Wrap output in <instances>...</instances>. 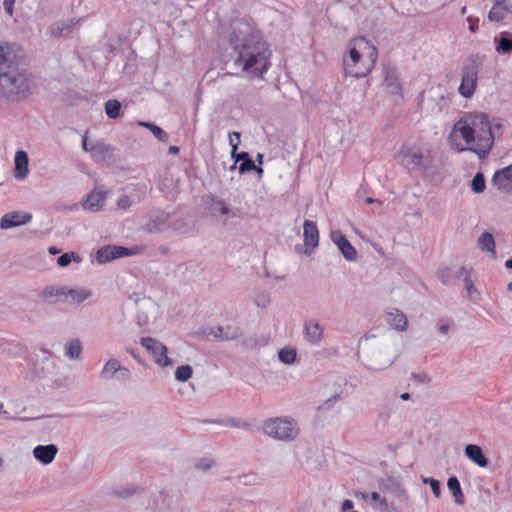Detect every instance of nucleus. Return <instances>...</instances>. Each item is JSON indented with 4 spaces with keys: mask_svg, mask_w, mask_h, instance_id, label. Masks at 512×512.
Masks as SVG:
<instances>
[{
    "mask_svg": "<svg viewBox=\"0 0 512 512\" xmlns=\"http://www.w3.org/2000/svg\"><path fill=\"white\" fill-rule=\"evenodd\" d=\"M229 44L236 68L253 76H261L269 67L268 45L261 32L246 19H235L230 25Z\"/></svg>",
    "mask_w": 512,
    "mask_h": 512,
    "instance_id": "f257e3e1",
    "label": "nucleus"
},
{
    "mask_svg": "<svg viewBox=\"0 0 512 512\" xmlns=\"http://www.w3.org/2000/svg\"><path fill=\"white\" fill-rule=\"evenodd\" d=\"M34 83L30 74L20 67L12 47L0 43V97L20 102L32 95Z\"/></svg>",
    "mask_w": 512,
    "mask_h": 512,
    "instance_id": "f03ea898",
    "label": "nucleus"
},
{
    "mask_svg": "<svg viewBox=\"0 0 512 512\" xmlns=\"http://www.w3.org/2000/svg\"><path fill=\"white\" fill-rule=\"evenodd\" d=\"M455 129L460 132L467 144L474 143L469 148L457 146L456 150L458 152L470 150L483 159L493 147L495 137L501 134L502 125L500 123L492 124L485 113H475L466 116L464 123L462 124L460 121Z\"/></svg>",
    "mask_w": 512,
    "mask_h": 512,
    "instance_id": "7ed1b4c3",
    "label": "nucleus"
},
{
    "mask_svg": "<svg viewBox=\"0 0 512 512\" xmlns=\"http://www.w3.org/2000/svg\"><path fill=\"white\" fill-rule=\"evenodd\" d=\"M263 431L269 437L281 441H292L298 435L297 422L291 417L269 418L263 423Z\"/></svg>",
    "mask_w": 512,
    "mask_h": 512,
    "instance_id": "20e7f679",
    "label": "nucleus"
},
{
    "mask_svg": "<svg viewBox=\"0 0 512 512\" xmlns=\"http://www.w3.org/2000/svg\"><path fill=\"white\" fill-rule=\"evenodd\" d=\"M482 62L478 56H470L462 68L461 84L458 92L464 98H471L476 90L478 82V73Z\"/></svg>",
    "mask_w": 512,
    "mask_h": 512,
    "instance_id": "39448f33",
    "label": "nucleus"
},
{
    "mask_svg": "<svg viewBox=\"0 0 512 512\" xmlns=\"http://www.w3.org/2000/svg\"><path fill=\"white\" fill-rule=\"evenodd\" d=\"M396 159L409 171H421L426 173L429 163V155L425 156L420 149L404 144L399 149Z\"/></svg>",
    "mask_w": 512,
    "mask_h": 512,
    "instance_id": "423d86ee",
    "label": "nucleus"
},
{
    "mask_svg": "<svg viewBox=\"0 0 512 512\" xmlns=\"http://www.w3.org/2000/svg\"><path fill=\"white\" fill-rule=\"evenodd\" d=\"M358 40H354L350 44L349 54L347 58L343 60L344 71L346 75H350L355 78L365 77L369 73V68L358 67V63L361 59V54L356 48Z\"/></svg>",
    "mask_w": 512,
    "mask_h": 512,
    "instance_id": "0eeeda50",
    "label": "nucleus"
},
{
    "mask_svg": "<svg viewBox=\"0 0 512 512\" xmlns=\"http://www.w3.org/2000/svg\"><path fill=\"white\" fill-rule=\"evenodd\" d=\"M140 344L154 357L155 362L161 367L172 365V360L167 356V347L152 337H143Z\"/></svg>",
    "mask_w": 512,
    "mask_h": 512,
    "instance_id": "6e6552de",
    "label": "nucleus"
},
{
    "mask_svg": "<svg viewBox=\"0 0 512 512\" xmlns=\"http://www.w3.org/2000/svg\"><path fill=\"white\" fill-rule=\"evenodd\" d=\"M202 334L208 340L233 341L240 338L243 332L240 327L234 325H219L203 330Z\"/></svg>",
    "mask_w": 512,
    "mask_h": 512,
    "instance_id": "1a4fd4ad",
    "label": "nucleus"
},
{
    "mask_svg": "<svg viewBox=\"0 0 512 512\" xmlns=\"http://www.w3.org/2000/svg\"><path fill=\"white\" fill-rule=\"evenodd\" d=\"M170 214L163 210H154L148 214V222L142 226V230L148 233H157L168 226Z\"/></svg>",
    "mask_w": 512,
    "mask_h": 512,
    "instance_id": "9d476101",
    "label": "nucleus"
},
{
    "mask_svg": "<svg viewBox=\"0 0 512 512\" xmlns=\"http://www.w3.org/2000/svg\"><path fill=\"white\" fill-rule=\"evenodd\" d=\"M331 240L338 247L343 257L347 261H355L357 258V251L348 241L346 236L339 230H333L330 233Z\"/></svg>",
    "mask_w": 512,
    "mask_h": 512,
    "instance_id": "9b49d317",
    "label": "nucleus"
},
{
    "mask_svg": "<svg viewBox=\"0 0 512 512\" xmlns=\"http://www.w3.org/2000/svg\"><path fill=\"white\" fill-rule=\"evenodd\" d=\"M303 334L307 342L318 345L324 337V329L318 320L310 319L304 322Z\"/></svg>",
    "mask_w": 512,
    "mask_h": 512,
    "instance_id": "f8f14e48",
    "label": "nucleus"
},
{
    "mask_svg": "<svg viewBox=\"0 0 512 512\" xmlns=\"http://www.w3.org/2000/svg\"><path fill=\"white\" fill-rule=\"evenodd\" d=\"M32 214L28 212L14 211L2 216L0 228L3 230L27 224L31 221Z\"/></svg>",
    "mask_w": 512,
    "mask_h": 512,
    "instance_id": "ddd939ff",
    "label": "nucleus"
},
{
    "mask_svg": "<svg viewBox=\"0 0 512 512\" xmlns=\"http://www.w3.org/2000/svg\"><path fill=\"white\" fill-rule=\"evenodd\" d=\"M493 6L488 13V19L492 22H500L507 13H512V2L508 0H491Z\"/></svg>",
    "mask_w": 512,
    "mask_h": 512,
    "instance_id": "4468645a",
    "label": "nucleus"
},
{
    "mask_svg": "<svg viewBox=\"0 0 512 512\" xmlns=\"http://www.w3.org/2000/svg\"><path fill=\"white\" fill-rule=\"evenodd\" d=\"M231 157L234 159V164L231 169L236 168V163L240 161L239 173L244 174L252 171L255 168V163L251 159L248 152H237V146L233 144V149L231 150Z\"/></svg>",
    "mask_w": 512,
    "mask_h": 512,
    "instance_id": "2eb2a0df",
    "label": "nucleus"
},
{
    "mask_svg": "<svg viewBox=\"0 0 512 512\" xmlns=\"http://www.w3.org/2000/svg\"><path fill=\"white\" fill-rule=\"evenodd\" d=\"M67 294V286H46L40 297L42 301L48 304H55L59 301H62L63 298L66 299Z\"/></svg>",
    "mask_w": 512,
    "mask_h": 512,
    "instance_id": "dca6fc26",
    "label": "nucleus"
},
{
    "mask_svg": "<svg viewBox=\"0 0 512 512\" xmlns=\"http://www.w3.org/2000/svg\"><path fill=\"white\" fill-rule=\"evenodd\" d=\"M465 456L479 467L489 465L488 458L484 455L482 448L476 444H467L464 448Z\"/></svg>",
    "mask_w": 512,
    "mask_h": 512,
    "instance_id": "f3484780",
    "label": "nucleus"
},
{
    "mask_svg": "<svg viewBox=\"0 0 512 512\" xmlns=\"http://www.w3.org/2000/svg\"><path fill=\"white\" fill-rule=\"evenodd\" d=\"M492 183L499 189L512 190V165L497 171L492 178Z\"/></svg>",
    "mask_w": 512,
    "mask_h": 512,
    "instance_id": "a211bd4d",
    "label": "nucleus"
},
{
    "mask_svg": "<svg viewBox=\"0 0 512 512\" xmlns=\"http://www.w3.org/2000/svg\"><path fill=\"white\" fill-rule=\"evenodd\" d=\"M304 244L306 247L314 249L319 243V232L317 225L311 220H305L303 224Z\"/></svg>",
    "mask_w": 512,
    "mask_h": 512,
    "instance_id": "6ab92c4d",
    "label": "nucleus"
},
{
    "mask_svg": "<svg viewBox=\"0 0 512 512\" xmlns=\"http://www.w3.org/2000/svg\"><path fill=\"white\" fill-rule=\"evenodd\" d=\"M28 155L25 151L19 150L15 153L14 157V177L17 180L25 179L28 175Z\"/></svg>",
    "mask_w": 512,
    "mask_h": 512,
    "instance_id": "aec40b11",
    "label": "nucleus"
},
{
    "mask_svg": "<svg viewBox=\"0 0 512 512\" xmlns=\"http://www.w3.org/2000/svg\"><path fill=\"white\" fill-rule=\"evenodd\" d=\"M57 452L58 448L54 444L38 445L34 448L33 455L38 461L47 465L54 460Z\"/></svg>",
    "mask_w": 512,
    "mask_h": 512,
    "instance_id": "412c9836",
    "label": "nucleus"
},
{
    "mask_svg": "<svg viewBox=\"0 0 512 512\" xmlns=\"http://www.w3.org/2000/svg\"><path fill=\"white\" fill-rule=\"evenodd\" d=\"M114 148L113 146L104 142H97L90 147V153L95 161L101 162L112 158Z\"/></svg>",
    "mask_w": 512,
    "mask_h": 512,
    "instance_id": "4be33fe9",
    "label": "nucleus"
},
{
    "mask_svg": "<svg viewBox=\"0 0 512 512\" xmlns=\"http://www.w3.org/2000/svg\"><path fill=\"white\" fill-rule=\"evenodd\" d=\"M470 273H471V269H467L466 267H461V269L458 272V276L463 277L464 286L467 291L469 299L476 302L480 299V293L474 286V283L471 279Z\"/></svg>",
    "mask_w": 512,
    "mask_h": 512,
    "instance_id": "5701e85b",
    "label": "nucleus"
},
{
    "mask_svg": "<svg viewBox=\"0 0 512 512\" xmlns=\"http://www.w3.org/2000/svg\"><path fill=\"white\" fill-rule=\"evenodd\" d=\"M79 20L68 19L59 22H55L51 26V33L55 37H65L69 35Z\"/></svg>",
    "mask_w": 512,
    "mask_h": 512,
    "instance_id": "b1692460",
    "label": "nucleus"
},
{
    "mask_svg": "<svg viewBox=\"0 0 512 512\" xmlns=\"http://www.w3.org/2000/svg\"><path fill=\"white\" fill-rule=\"evenodd\" d=\"M386 321L392 328L398 331H404L408 324L406 315L398 309L387 313Z\"/></svg>",
    "mask_w": 512,
    "mask_h": 512,
    "instance_id": "393cba45",
    "label": "nucleus"
},
{
    "mask_svg": "<svg viewBox=\"0 0 512 512\" xmlns=\"http://www.w3.org/2000/svg\"><path fill=\"white\" fill-rule=\"evenodd\" d=\"M105 198L104 192H92L87 196L83 206L86 210L92 212L98 211L103 206Z\"/></svg>",
    "mask_w": 512,
    "mask_h": 512,
    "instance_id": "a878e982",
    "label": "nucleus"
},
{
    "mask_svg": "<svg viewBox=\"0 0 512 512\" xmlns=\"http://www.w3.org/2000/svg\"><path fill=\"white\" fill-rule=\"evenodd\" d=\"M384 84L390 88L392 94L401 95L402 87L395 70L388 69L385 72Z\"/></svg>",
    "mask_w": 512,
    "mask_h": 512,
    "instance_id": "bb28decb",
    "label": "nucleus"
},
{
    "mask_svg": "<svg viewBox=\"0 0 512 512\" xmlns=\"http://www.w3.org/2000/svg\"><path fill=\"white\" fill-rule=\"evenodd\" d=\"M92 295L91 291L88 289L80 288L73 289L67 287V294L65 301H69L70 303H81L88 299Z\"/></svg>",
    "mask_w": 512,
    "mask_h": 512,
    "instance_id": "cd10ccee",
    "label": "nucleus"
},
{
    "mask_svg": "<svg viewBox=\"0 0 512 512\" xmlns=\"http://www.w3.org/2000/svg\"><path fill=\"white\" fill-rule=\"evenodd\" d=\"M447 486L454 498V501L459 505H463L464 504V494L462 492L461 485H460L458 478L455 476L449 477V479L447 481Z\"/></svg>",
    "mask_w": 512,
    "mask_h": 512,
    "instance_id": "c85d7f7f",
    "label": "nucleus"
},
{
    "mask_svg": "<svg viewBox=\"0 0 512 512\" xmlns=\"http://www.w3.org/2000/svg\"><path fill=\"white\" fill-rule=\"evenodd\" d=\"M477 245L480 250L495 254V239L490 232H483L477 240Z\"/></svg>",
    "mask_w": 512,
    "mask_h": 512,
    "instance_id": "c756f323",
    "label": "nucleus"
},
{
    "mask_svg": "<svg viewBox=\"0 0 512 512\" xmlns=\"http://www.w3.org/2000/svg\"><path fill=\"white\" fill-rule=\"evenodd\" d=\"M82 353V344L79 339H72L65 344V355L72 359H80Z\"/></svg>",
    "mask_w": 512,
    "mask_h": 512,
    "instance_id": "7c9ffc66",
    "label": "nucleus"
},
{
    "mask_svg": "<svg viewBox=\"0 0 512 512\" xmlns=\"http://www.w3.org/2000/svg\"><path fill=\"white\" fill-rule=\"evenodd\" d=\"M119 364L120 362L117 359L112 358L108 360L100 372V377L104 380H111L115 378Z\"/></svg>",
    "mask_w": 512,
    "mask_h": 512,
    "instance_id": "2f4dec72",
    "label": "nucleus"
},
{
    "mask_svg": "<svg viewBox=\"0 0 512 512\" xmlns=\"http://www.w3.org/2000/svg\"><path fill=\"white\" fill-rule=\"evenodd\" d=\"M97 262L100 264L108 263L114 259H116L115 251L113 250V245H106L99 248L96 252Z\"/></svg>",
    "mask_w": 512,
    "mask_h": 512,
    "instance_id": "473e14b6",
    "label": "nucleus"
},
{
    "mask_svg": "<svg viewBox=\"0 0 512 512\" xmlns=\"http://www.w3.org/2000/svg\"><path fill=\"white\" fill-rule=\"evenodd\" d=\"M358 42L360 44H362V43L365 44L369 50L368 51V61H367V64L364 66V68H369V72H370L377 60V56H378L377 49L375 46L370 45L369 41L366 40L364 37L359 38Z\"/></svg>",
    "mask_w": 512,
    "mask_h": 512,
    "instance_id": "72a5a7b5",
    "label": "nucleus"
},
{
    "mask_svg": "<svg viewBox=\"0 0 512 512\" xmlns=\"http://www.w3.org/2000/svg\"><path fill=\"white\" fill-rule=\"evenodd\" d=\"M121 103L116 99H110L105 103V113L110 119H117L120 116Z\"/></svg>",
    "mask_w": 512,
    "mask_h": 512,
    "instance_id": "f704fd0d",
    "label": "nucleus"
},
{
    "mask_svg": "<svg viewBox=\"0 0 512 512\" xmlns=\"http://www.w3.org/2000/svg\"><path fill=\"white\" fill-rule=\"evenodd\" d=\"M278 358L279 360L286 364V365H292L295 363L297 359V352L294 348H283L280 349L278 352Z\"/></svg>",
    "mask_w": 512,
    "mask_h": 512,
    "instance_id": "c9c22d12",
    "label": "nucleus"
},
{
    "mask_svg": "<svg viewBox=\"0 0 512 512\" xmlns=\"http://www.w3.org/2000/svg\"><path fill=\"white\" fill-rule=\"evenodd\" d=\"M496 50L507 54L512 53V35L507 33L501 34Z\"/></svg>",
    "mask_w": 512,
    "mask_h": 512,
    "instance_id": "e433bc0d",
    "label": "nucleus"
},
{
    "mask_svg": "<svg viewBox=\"0 0 512 512\" xmlns=\"http://www.w3.org/2000/svg\"><path fill=\"white\" fill-rule=\"evenodd\" d=\"M139 125L148 128L158 140L162 142L168 141V134L159 126L150 122H139Z\"/></svg>",
    "mask_w": 512,
    "mask_h": 512,
    "instance_id": "4c0bfd02",
    "label": "nucleus"
},
{
    "mask_svg": "<svg viewBox=\"0 0 512 512\" xmlns=\"http://www.w3.org/2000/svg\"><path fill=\"white\" fill-rule=\"evenodd\" d=\"M72 261L76 263H80L82 261L81 257L75 252L63 253L57 259V264L60 267H67Z\"/></svg>",
    "mask_w": 512,
    "mask_h": 512,
    "instance_id": "58836bf2",
    "label": "nucleus"
},
{
    "mask_svg": "<svg viewBox=\"0 0 512 512\" xmlns=\"http://www.w3.org/2000/svg\"><path fill=\"white\" fill-rule=\"evenodd\" d=\"M193 374L192 367L190 365H182L175 371V379L179 382L188 381Z\"/></svg>",
    "mask_w": 512,
    "mask_h": 512,
    "instance_id": "ea45409f",
    "label": "nucleus"
},
{
    "mask_svg": "<svg viewBox=\"0 0 512 512\" xmlns=\"http://www.w3.org/2000/svg\"><path fill=\"white\" fill-rule=\"evenodd\" d=\"M485 178L481 172L475 174L471 181V189L475 193H482L485 190Z\"/></svg>",
    "mask_w": 512,
    "mask_h": 512,
    "instance_id": "a19ab883",
    "label": "nucleus"
},
{
    "mask_svg": "<svg viewBox=\"0 0 512 512\" xmlns=\"http://www.w3.org/2000/svg\"><path fill=\"white\" fill-rule=\"evenodd\" d=\"M370 504L381 510H386L387 508L386 499L381 497L377 492H372L370 494Z\"/></svg>",
    "mask_w": 512,
    "mask_h": 512,
    "instance_id": "79ce46f5",
    "label": "nucleus"
},
{
    "mask_svg": "<svg viewBox=\"0 0 512 512\" xmlns=\"http://www.w3.org/2000/svg\"><path fill=\"white\" fill-rule=\"evenodd\" d=\"M424 483H429L431 490L435 497L439 498L441 495V482L434 478H424Z\"/></svg>",
    "mask_w": 512,
    "mask_h": 512,
    "instance_id": "37998d69",
    "label": "nucleus"
},
{
    "mask_svg": "<svg viewBox=\"0 0 512 512\" xmlns=\"http://www.w3.org/2000/svg\"><path fill=\"white\" fill-rule=\"evenodd\" d=\"M254 303L261 308H265L270 303V296L268 293H258L254 298Z\"/></svg>",
    "mask_w": 512,
    "mask_h": 512,
    "instance_id": "c03bdc74",
    "label": "nucleus"
},
{
    "mask_svg": "<svg viewBox=\"0 0 512 512\" xmlns=\"http://www.w3.org/2000/svg\"><path fill=\"white\" fill-rule=\"evenodd\" d=\"M131 378V372L128 368L124 367V366H121L119 364L118 366V370L116 372V377L115 379L119 380V381H127Z\"/></svg>",
    "mask_w": 512,
    "mask_h": 512,
    "instance_id": "a18cd8bd",
    "label": "nucleus"
},
{
    "mask_svg": "<svg viewBox=\"0 0 512 512\" xmlns=\"http://www.w3.org/2000/svg\"><path fill=\"white\" fill-rule=\"evenodd\" d=\"M113 250L115 251L116 259L134 254L131 249H128L124 246L113 245Z\"/></svg>",
    "mask_w": 512,
    "mask_h": 512,
    "instance_id": "49530a36",
    "label": "nucleus"
},
{
    "mask_svg": "<svg viewBox=\"0 0 512 512\" xmlns=\"http://www.w3.org/2000/svg\"><path fill=\"white\" fill-rule=\"evenodd\" d=\"M213 464V460L209 458H202L196 462L195 467L199 470L206 471L210 469L213 466Z\"/></svg>",
    "mask_w": 512,
    "mask_h": 512,
    "instance_id": "de8ad7c7",
    "label": "nucleus"
},
{
    "mask_svg": "<svg viewBox=\"0 0 512 512\" xmlns=\"http://www.w3.org/2000/svg\"><path fill=\"white\" fill-rule=\"evenodd\" d=\"M226 426L237 427V428H248V424L244 421L235 418H228L225 420Z\"/></svg>",
    "mask_w": 512,
    "mask_h": 512,
    "instance_id": "09e8293b",
    "label": "nucleus"
},
{
    "mask_svg": "<svg viewBox=\"0 0 512 512\" xmlns=\"http://www.w3.org/2000/svg\"><path fill=\"white\" fill-rule=\"evenodd\" d=\"M240 137H241V134L239 132H237V131H234V132L229 134V143H230L232 148H233V144L236 145L237 147L239 146V144H240Z\"/></svg>",
    "mask_w": 512,
    "mask_h": 512,
    "instance_id": "8fccbe9b",
    "label": "nucleus"
},
{
    "mask_svg": "<svg viewBox=\"0 0 512 512\" xmlns=\"http://www.w3.org/2000/svg\"><path fill=\"white\" fill-rule=\"evenodd\" d=\"M15 1L16 0H4L3 1L4 10L6 11V13L9 16L13 15Z\"/></svg>",
    "mask_w": 512,
    "mask_h": 512,
    "instance_id": "3c124183",
    "label": "nucleus"
},
{
    "mask_svg": "<svg viewBox=\"0 0 512 512\" xmlns=\"http://www.w3.org/2000/svg\"><path fill=\"white\" fill-rule=\"evenodd\" d=\"M117 205L118 207L122 208V209H126L128 207H130L131 205V200L128 196L126 195H123L121 196L118 201H117Z\"/></svg>",
    "mask_w": 512,
    "mask_h": 512,
    "instance_id": "603ef678",
    "label": "nucleus"
},
{
    "mask_svg": "<svg viewBox=\"0 0 512 512\" xmlns=\"http://www.w3.org/2000/svg\"><path fill=\"white\" fill-rule=\"evenodd\" d=\"M135 493V489H121L117 491V495L121 498H126Z\"/></svg>",
    "mask_w": 512,
    "mask_h": 512,
    "instance_id": "864d4df0",
    "label": "nucleus"
},
{
    "mask_svg": "<svg viewBox=\"0 0 512 512\" xmlns=\"http://www.w3.org/2000/svg\"><path fill=\"white\" fill-rule=\"evenodd\" d=\"M468 22L470 24L469 26V29L471 32H476L477 29H478V22L479 20L478 19H475V18H472V17H468Z\"/></svg>",
    "mask_w": 512,
    "mask_h": 512,
    "instance_id": "5fc2aeb1",
    "label": "nucleus"
},
{
    "mask_svg": "<svg viewBox=\"0 0 512 512\" xmlns=\"http://www.w3.org/2000/svg\"><path fill=\"white\" fill-rule=\"evenodd\" d=\"M354 507V503L352 500L346 499L342 503V510L343 511H349Z\"/></svg>",
    "mask_w": 512,
    "mask_h": 512,
    "instance_id": "6e6d98bb",
    "label": "nucleus"
},
{
    "mask_svg": "<svg viewBox=\"0 0 512 512\" xmlns=\"http://www.w3.org/2000/svg\"><path fill=\"white\" fill-rule=\"evenodd\" d=\"M413 377L417 381L422 382V383H426L429 381V378L425 373L413 374Z\"/></svg>",
    "mask_w": 512,
    "mask_h": 512,
    "instance_id": "4d7b16f0",
    "label": "nucleus"
},
{
    "mask_svg": "<svg viewBox=\"0 0 512 512\" xmlns=\"http://www.w3.org/2000/svg\"><path fill=\"white\" fill-rule=\"evenodd\" d=\"M217 204L219 205V211L221 214L225 215L229 213V208L223 201H218Z\"/></svg>",
    "mask_w": 512,
    "mask_h": 512,
    "instance_id": "13d9d810",
    "label": "nucleus"
},
{
    "mask_svg": "<svg viewBox=\"0 0 512 512\" xmlns=\"http://www.w3.org/2000/svg\"><path fill=\"white\" fill-rule=\"evenodd\" d=\"M449 329H450V326L447 323H441V324L438 325V331L441 334H447Z\"/></svg>",
    "mask_w": 512,
    "mask_h": 512,
    "instance_id": "bf43d9fd",
    "label": "nucleus"
},
{
    "mask_svg": "<svg viewBox=\"0 0 512 512\" xmlns=\"http://www.w3.org/2000/svg\"><path fill=\"white\" fill-rule=\"evenodd\" d=\"M0 418H2V419H12L13 418L6 410H3L2 403H0Z\"/></svg>",
    "mask_w": 512,
    "mask_h": 512,
    "instance_id": "052dcab7",
    "label": "nucleus"
},
{
    "mask_svg": "<svg viewBox=\"0 0 512 512\" xmlns=\"http://www.w3.org/2000/svg\"><path fill=\"white\" fill-rule=\"evenodd\" d=\"M82 144H83V149H84L86 152H90V147H91V145H92V144H89V143L87 142V137H86V136H84V137H83Z\"/></svg>",
    "mask_w": 512,
    "mask_h": 512,
    "instance_id": "680f3d73",
    "label": "nucleus"
},
{
    "mask_svg": "<svg viewBox=\"0 0 512 512\" xmlns=\"http://www.w3.org/2000/svg\"><path fill=\"white\" fill-rule=\"evenodd\" d=\"M180 149L178 146H170L168 152L173 155H177Z\"/></svg>",
    "mask_w": 512,
    "mask_h": 512,
    "instance_id": "e2e57ef3",
    "label": "nucleus"
},
{
    "mask_svg": "<svg viewBox=\"0 0 512 512\" xmlns=\"http://www.w3.org/2000/svg\"><path fill=\"white\" fill-rule=\"evenodd\" d=\"M48 252L51 255H56V254H59L61 252V250L57 247L51 246V247H49Z\"/></svg>",
    "mask_w": 512,
    "mask_h": 512,
    "instance_id": "0e129e2a",
    "label": "nucleus"
},
{
    "mask_svg": "<svg viewBox=\"0 0 512 512\" xmlns=\"http://www.w3.org/2000/svg\"><path fill=\"white\" fill-rule=\"evenodd\" d=\"M400 399L403 400V401H407L410 399V394L407 393V392H404L400 395Z\"/></svg>",
    "mask_w": 512,
    "mask_h": 512,
    "instance_id": "69168bd1",
    "label": "nucleus"
},
{
    "mask_svg": "<svg viewBox=\"0 0 512 512\" xmlns=\"http://www.w3.org/2000/svg\"><path fill=\"white\" fill-rule=\"evenodd\" d=\"M252 171H255L259 176L263 174V169L260 166L255 165V168L252 169Z\"/></svg>",
    "mask_w": 512,
    "mask_h": 512,
    "instance_id": "338daca9",
    "label": "nucleus"
},
{
    "mask_svg": "<svg viewBox=\"0 0 512 512\" xmlns=\"http://www.w3.org/2000/svg\"><path fill=\"white\" fill-rule=\"evenodd\" d=\"M505 267L508 268V269H512V258L506 260Z\"/></svg>",
    "mask_w": 512,
    "mask_h": 512,
    "instance_id": "774afa93",
    "label": "nucleus"
}]
</instances>
